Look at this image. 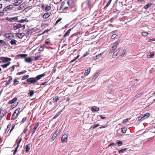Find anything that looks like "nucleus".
Instances as JSON below:
<instances>
[{
  "instance_id": "f257e3e1",
  "label": "nucleus",
  "mask_w": 155,
  "mask_h": 155,
  "mask_svg": "<svg viewBox=\"0 0 155 155\" xmlns=\"http://www.w3.org/2000/svg\"><path fill=\"white\" fill-rule=\"evenodd\" d=\"M46 75L45 73L43 74L37 75L35 78H30L27 80V82L28 84H34L36 83L37 81L41 78L42 77H44Z\"/></svg>"
},
{
  "instance_id": "f03ea898",
  "label": "nucleus",
  "mask_w": 155,
  "mask_h": 155,
  "mask_svg": "<svg viewBox=\"0 0 155 155\" xmlns=\"http://www.w3.org/2000/svg\"><path fill=\"white\" fill-rule=\"evenodd\" d=\"M21 108L20 107L16 109L14 112L13 113L12 116L11 117V120H14L15 119L17 118L19 114L20 113V110Z\"/></svg>"
},
{
  "instance_id": "7ed1b4c3",
  "label": "nucleus",
  "mask_w": 155,
  "mask_h": 155,
  "mask_svg": "<svg viewBox=\"0 0 155 155\" xmlns=\"http://www.w3.org/2000/svg\"><path fill=\"white\" fill-rule=\"evenodd\" d=\"M18 140H17L16 141V142H17V146L15 148V150H14V153H13V155H15L16 153V152H17V150H18V147L19 146L20 143L21 142V141L22 138H20V139H19V140H18V142H17V141Z\"/></svg>"
},
{
  "instance_id": "20e7f679",
  "label": "nucleus",
  "mask_w": 155,
  "mask_h": 155,
  "mask_svg": "<svg viewBox=\"0 0 155 155\" xmlns=\"http://www.w3.org/2000/svg\"><path fill=\"white\" fill-rule=\"evenodd\" d=\"M0 60L2 61L4 63L9 62L12 60L11 58L5 57H0Z\"/></svg>"
},
{
  "instance_id": "39448f33",
  "label": "nucleus",
  "mask_w": 155,
  "mask_h": 155,
  "mask_svg": "<svg viewBox=\"0 0 155 155\" xmlns=\"http://www.w3.org/2000/svg\"><path fill=\"white\" fill-rule=\"evenodd\" d=\"M3 36L8 40H11L12 38L14 37L13 35L11 33H7L4 34Z\"/></svg>"
},
{
  "instance_id": "423d86ee",
  "label": "nucleus",
  "mask_w": 155,
  "mask_h": 155,
  "mask_svg": "<svg viewBox=\"0 0 155 155\" xmlns=\"http://www.w3.org/2000/svg\"><path fill=\"white\" fill-rule=\"evenodd\" d=\"M25 27V25H22L21 24H19L16 25H14L13 26V28L15 30H16L17 29L20 28H22V29H24Z\"/></svg>"
},
{
  "instance_id": "0eeeda50",
  "label": "nucleus",
  "mask_w": 155,
  "mask_h": 155,
  "mask_svg": "<svg viewBox=\"0 0 155 155\" xmlns=\"http://www.w3.org/2000/svg\"><path fill=\"white\" fill-rule=\"evenodd\" d=\"M68 135L67 134L63 135L61 139L62 142H67L68 140Z\"/></svg>"
},
{
  "instance_id": "6e6552de",
  "label": "nucleus",
  "mask_w": 155,
  "mask_h": 155,
  "mask_svg": "<svg viewBox=\"0 0 155 155\" xmlns=\"http://www.w3.org/2000/svg\"><path fill=\"white\" fill-rule=\"evenodd\" d=\"M31 144L30 143L27 144L25 146L24 149H25V151L26 153H28L31 149Z\"/></svg>"
},
{
  "instance_id": "1a4fd4ad",
  "label": "nucleus",
  "mask_w": 155,
  "mask_h": 155,
  "mask_svg": "<svg viewBox=\"0 0 155 155\" xmlns=\"http://www.w3.org/2000/svg\"><path fill=\"white\" fill-rule=\"evenodd\" d=\"M42 7L43 8H45V10L46 11H48L51 8V5L48 6L47 5H42Z\"/></svg>"
},
{
  "instance_id": "9d476101",
  "label": "nucleus",
  "mask_w": 155,
  "mask_h": 155,
  "mask_svg": "<svg viewBox=\"0 0 155 155\" xmlns=\"http://www.w3.org/2000/svg\"><path fill=\"white\" fill-rule=\"evenodd\" d=\"M65 3L64 2H62L61 6L60 7V8L59 9L60 10L61 9H62L63 11L65 12L66 13L67 11H66V10L68 8V7H65L63 8V7Z\"/></svg>"
},
{
  "instance_id": "9b49d317",
  "label": "nucleus",
  "mask_w": 155,
  "mask_h": 155,
  "mask_svg": "<svg viewBox=\"0 0 155 155\" xmlns=\"http://www.w3.org/2000/svg\"><path fill=\"white\" fill-rule=\"evenodd\" d=\"M12 5H10L7 6L3 9V11L4 12H7L8 11H10L12 10Z\"/></svg>"
},
{
  "instance_id": "f8f14e48",
  "label": "nucleus",
  "mask_w": 155,
  "mask_h": 155,
  "mask_svg": "<svg viewBox=\"0 0 155 155\" xmlns=\"http://www.w3.org/2000/svg\"><path fill=\"white\" fill-rule=\"evenodd\" d=\"M23 2V0H17L13 4L14 6H17L19 5Z\"/></svg>"
},
{
  "instance_id": "ddd939ff",
  "label": "nucleus",
  "mask_w": 155,
  "mask_h": 155,
  "mask_svg": "<svg viewBox=\"0 0 155 155\" xmlns=\"http://www.w3.org/2000/svg\"><path fill=\"white\" fill-rule=\"evenodd\" d=\"M7 20H8V21L10 22H13L15 21L18 20V17H15L13 18H6Z\"/></svg>"
},
{
  "instance_id": "4468645a",
  "label": "nucleus",
  "mask_w": 155,
  "mask_h": 155,
  "mask_svg": "<svg viewBox=\"0 0 155 155\" xmlns=\"http://www.w3.org/2000/svg\"><path fill=\"white\" fill-rule=\"evenodd\" d=\"M117 42H114V46H113L112 47V49H111L110 50V52L111 53L112 52V51L113 50H114L117 47Z\"/></svg>"
},
{
  "instance_id": "2eb2a0df",
  "label": "nucleus",
  "mask_w": 155,
  "mask_h": 155,
  "mask_svg": "<svg viewBox=\"0 0 155 155\" xmlns=\"http://www.w3.org/2000/svg\"><path fill=\"white\" fill-rule=\"evenodd\" d=\"M40 124V122H38L36 124H35L34 127L32 131V135H33L34 133L35 132L36 130L37 129V127H38V126Z\"/></svg>"
},
{
  "instance_id": "dca6fc26",
  "label": "nucleus",
  "mask_w": 155,
  "mask_h": 155,
  "mask_svg": "<svg viewBox=\"0 0 155 155\" xmlns=\"http://www.w3.org/2000/svg\"><path fill=\"white\" fill-rule=\"evenodd\" d=\"M51 13L50 12H47L45 13L42 16L43 18H47L50 15Z\"/></svg>"
},
{
  "instance_id": "f3484780",
  "label": "nucleus",
  "mask_w": 155,
  "mask_h": 155,
  "mask_svg": "<svg viewBox=\"0 0 155 155\" xmlns=\"http://www.w3.org/2000/svg\"><path fill=\"white\" fill-rule=\"evenodd\" d=\"M7 78H8V80L5 84V85L6 86H7L9 84H10L11 83V81L12 80V78L11 76H8Z\"/></svg>"
},
{
  "instance_id": "a211bd4d",
  "label": "nucleus",
  "mask_w": 155,
  "mask_h": 155,
  "mask_svg": "<svg viewBox=\"0 0 155 155\" xmlns=\"http://www.w3.org/2000/svg\"><path fill=\"white\" fill-rule=\"evenodd\" d=\"M91 110L92 112H94L98 111L99 109L98 107L94 106L91 107Z\"/></svg>"
},
{
  "instance_id": "6ab92c4d",
  "label": "nucleus",
  "mask_w": 155,
  "mask_h": 155,
  "mask_svg": "<svg viewBox=\"0 0 155 155\" xmlns=\"http://www.w3.org/2000/svg\"><path fill=\"white\" fill-rule=\"evenodd\" d=\"M27 56V55L25 54H19L17 55V57L18 58H25Z\"/></svg>"
},
{
  "instance_id": "aec40b11",
  "label": "nucleus",
  "mask_w": 155,
  "mask_h": 155,
  "mask_svg": "<svg viewBox=\"0 0 155 155\" xmlns=\"http://www.w3.org/2000/svg\"><path fill=\"white\" fill-rule=\"evenodd\" d=\"M0 47L5 46L6 45V42L4 40H0Z\"/></svg>"
},
{
  "instance_id": "412c9836",
  "label": "nucleus",
  "mask_w": 155,
  "mask_h": 155,
  "mask_svg": "<svg viewBox=\"0 0 155 155\" xmlns=\"http://www.w3.org/2000/svg\"><path fill=\"white\" fill-rule=\"evenodd\" d=\"M91 70V68L89 67L86 70L84 74V75L85 76H87L88 75V74H89L90 71Z\"/></svg>"
},
{
  "instance_id": "4be33fe9",
  "label": "nucleus",
  "mask_w": 155,
  "mask_h": 155,
  "mask_svg": "<svg viewBox=\"0 0 155 155\" xmlns=\"http://www.w3.org/2000/svg\"><path fill=\"white\" fill-rule=\"evenodd\" d=\"M17 100V98L16 97L14 98L11 100L9 101L8 103L9 104H12L14 103H15Z\"/></svg>"
},
{
  "instance_id": "5701e85b",
  "label": "nucleus",
  "mask_w": 155,
  "mask_h": 155,
  "mask_svg": "<svg viewBox=\"0 0 155 155\" xmlns=\"http://www.w3.org/2000/svg\"><path fill=\"white\" fill-rule=\"evenodd\" d=\"M11 125H12L11 124H9L7 126L6 129V130L5 131V134H7L8 133V132L10 130V128L11 127Z\"/></svg>"
},
{
  "instance_id": "b1692460",
  "label": "nucleus",
  "mask_w": 155,
  "mask_h": 155,
  "mask_svg": "<svg viewBox=\"0 0 155 155\" xmlns=\"http://www.w3.org/2000/svg\"><path fill=\"white\" fill-rule=\"evenodd\" d=\"M119 51L118 49L112 55L113 58H114L118 54Z\"/></svg>"
},
{
  "instance_id": "393cba45",
  "label": "nucleus",
  "mask_w": 155,
  "mask_h": 155,
  "mask_svg": "<svg viewBox=\"0 0 155 155\" xmlns=\"http://www.w3.org/2000/svg\"><path fill=\"white\" fill-rule=\"evenodd\" d=\"M17 42L16 40L14 39H12L10 41V43L12 45H16Z\"/></svg>"
},
{
  "instance_id": "a878e982",
  "label": "nucleus",
  "mask_w": 155,
  "mask_h": 155,
  "mask_svg": "<svg viewBox=\"0 0 155 155\" xmlns=\"http://www.w3.org/2000/svg\"><path fill=\"white\" fill-rule=\"evenodd\" d=\"M16 36L20 38H22L24 36V34L17 33L16 34Z\"/></svg>"
},
{
  "instance_id": "bb28decb",
  "label": "nucleus",
  "mask_w": 155,
  "mask_h": 155,
  "mask_svg": "<svg viewBox=\"0 0 155 155\" xmlns=\"http://www.w3.org/2000/svg\"><path fill=\"white\" fill-rule=\"evenodd\" d=\"M71 29H69L67 32L64 35V37H66L67 36H68L69 35V34L70 33V32L71 31Z\"/></svg>"
},
{
  "instance_id": "cd10ccee",
  "label": "nucleus",
  "mask_w": 155,
  "mask_h": 155,
  "mask_svg": "<svg viewBox=\"0 0 155 155\" xmlns=\"http://www.w3.org/2000/svg\"><path fill=\"white\" fill-rule=\"evenodd\" d=\"M53 99L54 101V102H57L59 99V97L58 96H56L54 97H53Z\"/></svg>"
},
{
  "instance_id": "c85d7f7f",
  "label": "nucleus",
  "mask_w": 155,
  "mask_h": 155,
  "mask_svg": "<svg viewBox=\"0 0 155 155\" xmlns=\"http://www.w3.org/2000/svg\"><path fill=\"white\" fill-rule=\"evenodd\" d=\"M152 5V3H148L144 6V8L145 9H147L151 5Z\"/></svg>"
},
{
  "instance_id": "c756f323",
  "label": "nucleus",
  "mask_w": 155,
  "mask_h": 155,
  "mask_svg": "<svg viewBox=\"0 0 155 155\" xmlns=\"http://www.w3.org/2000/svg\"><path fill=\"white\" fill-rule=\"evenodd\" d=\"M10 63H11L10 62H8L7 64L1 65V66L3 68H6L10 64Z\"/></svg>"
},
{
  "instance_id": "7c9ffc66",
  "label": "nucleus",
  "mask_w": 155,
  "mask_h": 155,
  "mask_svg": "<svg viewBox=\"0 0 155 155\" xmlns=\"http://www.w3.org/2000/svg\"><path fill=\"white\" fill-rule=\"evenodd\" d=\"M127 53V52L126 50L125 49H124L123 51V52L122 54L120 55V56L121 57H123L125 55H126Z\"/></svg>"
},
{
  "instance_id": "2f4dec72",
  "label": "nucleus",
  "mask_w": 155,
  "mask_h": 155,
  "mask_svg": "<svg viewBox=\"0 0 155 155\" xmlns=\"http://www.w3.org/2000/svg\"><path fill=\"white\" fill-rule=\"evenodd\" d=\"M27 71L25 70H23L21 72H19L18 73H17L16 74L17 75H20L21 74H24Z\"/></svg>"
},
{
  "instance_id": "473e14b6",
  "label": "nucleus",
  "mask_w": 155,
  "mask_h": 155,
  "mask_svg": "<svg viewBox=\"0 0 155 155\" xmlns=\"http://www.w3.org/2000/svg\"><path fill=\"white\" fill-rule=\"evenodd\" d=\"M149 34L147 32L143 31L141 33L142 35L145 37L147 36Z\"/></svg>"
},
{
  "instance_id": "72a5a7b5",
  "label": "nucleus",
  "mask_w": 155,
  "mask_h": 155,
  "mask_svg": "<svg viewBox=\"0 0 155 155\" xmlns=\"http://www.w3.org/2000/svg\"><path fill=\"white\" fill-rule=\"evenodd\" d=\"M99 126V124H94L93 125H92L91 128H92L93 129H94L96 128L97 127H98Z\"/></svg>"
},
{
  "instance_id": "f704fd0d",
  "label": "nucleus",
  "mask_w": 155,
  "mask_h": 155,
  "mask_svg": "<svg viewBox=\"0 0 155 155\" xmlns=\"http://www.w3.org/2000/svg\"><path fill=\"white\" fill-rule=\"evenodd\" d=\"M154 54L152 52H150V54H148L147 56H148V58H153L154 56Z\"/></svg>"
},
{
  "instance_id": "c9c22d12",
  "label": "nucleus",
  "mask_w": 155,
  "mask_h": 155,
  "mask_svg": "<svg viewBox=\"0 0 155 155\" xmlns=\"http://www.w3.org/2000/svg\"><path fill=\"white\" fill-rule=\"evenodd\" d=\"M127 130V128L126 127H123L121 129V131L124 133H126Z\"/></svg>"
},
{
  "instance_id": "e433bc0d",
  "label": "nucleus",
  "mask_w": 155,
  "mask_h": 155,
  "mask_svg": "<svg viewBox=\"0 0 155 155\" xmlns=\"http://www.w3.org/2000/svg\"><path fill=\"white\" fill-rule=\"evenodd\" d=\"M18 82L19 81H17L16 79H15L14 81L13 85L16 86L18 84Z\"/></svg>"
},
{
  "instance_id": "4c0bfd02",
  "label": "nucleus",
  "mask_w": 155,
  "mask_h": 155,
  "mask_svg": "<svg viewBox=\"0 0 155 155\" xmlns=\"http://www.w3.org/2000/svg\"><path fill=\"white\" fill-rule=\"evenodd\" d=\"M25 61L28 62H30L32 61L31 59V58H25Z\"/></svg>"
},
{
  "instance_id": "58836bf2",
  "label": "nucleus",
  "mask_w": 155,
  "mask_h": 155,
  "mask_svg": "<svg viewBox=\"0 0 155 155\" xmlns=\"http://www.w3.org/2000/svg\"><path fill=\"white\" fill-rule=\"evenodd\" d=\"M143 116L146 119L147 118L150 116V114L149 113H146V114H145Z\"/></svg>"
},
{
  "instance_id": "ea45409f",
  "label": "nucleus",
  "mask_w": 155,
  "mask_h": 155,
  "mask_svg": "<svg viewBox=\"0 0 155 155\" xmlns=\"http://www.w3.org/2000/svg\"><path fill=\"white\" fill-rule=\"evenodd\" d=\"M34 91L33 90H31L29 92L28 94L30 97L32 96L34 94Z\"/></svg>"
},
{
  "instance_id": "a19ab883",
  "label": "nucleus",
  "mask_w": 155,
  "mask_h": 155,
  "mask_svg": "<svg viewBox=\"0 0 155 155\" xmlns=\"http://www.w3.org/2000/svg\"><path fill=\"white\" fill-rule=\"evenodd\" d=\"M62 111V110L60 111L59 112L57 113L55 115V116L53 117V118L55 119L58 116H59L61 114V113Z\"/></svg>"
},
{
  "instance_id": "79ce46f5",
  "label": "nucleus",
  "mask_w": 155,
  "mask_h": 155,
  "mask_svg": "<svg viewBox=\"0 0 155 155\" xmlns=\"http://www.w3.org/2000/svg\"><path fill=\"white\" fill-rule=\"evenodd\" d=\"M103 53L102 52L100 54L97 55L96 56V59H98L100 58L101 56L103 54Z\"/></svg>"
},
{
  "instance_id": "37998d69",
  "label": "nucleus",
  "mask_w": 155,
  "mask_h": 155,
  "mask_svg": "<svg viewBox=\"0 0 155 155\" xmlns=\"http://www.w3.org/2000/svg\"><path fill=\"white\" fill-rule=\"evenodd\" d=\"M127 150V148H124V149H121L119 151V153H124Z\"/></svg>"
},
{
  "instance_id": "c03bdc74",
  "label": "nucleus",
  "mask_w": 155,
  "mask_h": 155,
  "mask_svg": "<svg viewBox=\"0 0 155 155\" xmlns=\"http://www.w3.org/2000/svg\"><path fill=\"white\" fill-rule=\"evenodd\" d=\"M117 144L118 146H121L123 144V142L121 141H119L116 144H115V145H116Z\"/></svg>"
},
{
  "instance_id": "a18cd8bd",
  "label": "nucleus",
  "mask_w": 155,
  "mask_h": 155,
  "mask_svg": "<svg viewBox=\"0 0 155 155\" xmlns=\"http://www.w3.org/2000/svg\"><path fill=\"white\" fill-rule=\"evenodd\" d=\"M57 136V134H54L51 138V140H54V139Z\"/></svg>"
},
{
  "instance_id": "49530a36",
  "label": "nucleus",
  "mask_w": 155,
  "mask_h": 155,
  "mask_svg": "<svg viewBox=\"0 0 155 155\" xmlns=\"http://www.w3.org/2000/svg\"><path fill=\"white\" fill-rule=\"evenodd\" d=\"M27 119V117H24L23 118H22V120L21 121V123H23L25 122L26 121Z\"/></svg>"
},
{
  "instance_id": "de8ad7c7",
  "label": "nucleus",
  "mask_w": 155,
  "mask_h": 155,
  "mask_svg": "<svg viewBox=\"0 0 155 155\" xmlns=\"http://www.w3.org/2000/svg\"><path fill=\"white\" fill-rule=\"evenodd\" d=\"M111 1H112V0H109L108 1V2L107 4L106 5L105 7V8H107L110 5V3L111 2Z\"/></svg>"
},
{
  "instance_id": "09e8293b",
  "label": "nucleus",
  "mask_w": 155,
  "mask_h": 155,
  "mask_svg": "<svg viewBox=\"0 0 155 155\" xmlns=\"http://www.w3.org/2000/svg\"><path fill=\"white\" fill-rule=\"evenodd\" d=\"M61 18H59L56 21L55 24H54V26H56L57 24L61 20Z\"/></svg>"
},
{
  "instance_id": "8fccbe9b",
  "label": "nucleus",
  "mask_w": 155,
  "mask_h": 155,
  "mask_svg": "<svg viewBox=\"0 0 155 155\" xmlns=\"http://www.w3.org/2000/svg\"><path fill=\"white\" fill-rule=\"evenodd\" d=\"M90 54V52L89 51H87L85 53H84L83 56V57H84Z\"/></svg>"
},
{
  "instance_id": "3c124183",
  "label": "nucleus",
  "mask_w": 155,
  "mask_h": 155,
  "mask_svg": "<svg viewBox=\"0 0 155 155\" xmlns=\"http://www.w3.org/2000/svg\"><path fill=\"white\" fill-rule=\"evenodd\" d=\"M98 74L97 73H96L94 74V75L93 76V77L92 79H94V80H95V79H96L98 77Z\"/></svg>"
},
{
  "instance_id": "603ef678",
  "label": "nucleus",
  "mask_w": 155,
  "mask_h": 155,
  "mask_svg": "<svg viewBox=\"0 0 155 155\" xmlns=\"http://www.w3.org/2000/svg\"><path fill=\"white\" fill-rule=\"evenodd\" d=\"M29 77L28 75H27L23 77L21 79L22 80H23L27 79Z\"/></svg>"
},
{
  "instance_id": "864d4df0",
  "label": "nucleus",
  "mask_w": 155,
  "mask_h": 155,
  "mask_svg": "<svg viewBox=\"0 0 155 155\" xmlns=\"http://www.w3.org/2000/svg\"><path fill=\"white\" fill-rule=\"evenodd\" d=\"M60 129L58 128L54 134H56L57 135L60 132Z\"/></svg>"
},
{
  "instance_id": "5fc2aeb1",
  "label": "nucleus",
  "mask_w": 155,
  "mask_h": 155,
  "mask_svg": "<svg viewBox=\"0 0 155 155\" xmlns=\"http://www.w3.org/2000/svg\"><path fill=\"white\" fill-rule=\"evenodd\" d=\"M9 69H10V71L11 72L13 71L15 69V66L13 65L12 67H10L9 68Z\"/></svg>"
},
{
  "instance_id": "6e6d98bb",
  "label": "nucleus",
  "mask_w": 155,
  "mask_h": 155,
  "mask_svg": "<svg viewBox=\"0 0 155 155\" xmlns=\"http://www.w3.org/2000/svg\"><path fill=\"white\" fill-rule=\"evenodd\" d=\"M17 0H6V1L7 2H13L17 1Z\"/></svg>"
},
{
  "instance_id": "4d7b16f0",
  "label": "nucleus",
  "mask_w": 155,
  "mask_h": 155,
  "mask_svg": "<svg viewBox=\"0 0 155 155\" xmlns=\"http://www.w3.org/2000/svg\"><path fill=\"white\" fill-rule=\"evenodd\" d=\"M47 84V82H45L44 83L41 84V85L45 86Z\"/></svg>"
},
{
  "instance_id": "13d9d810",
  "label": "nucleus",
  "mask_w": 155,
  "mask_h": 155,
  "mask_svg": "<svg viewBox=\"0 0 155 155\" xmlns=\"http://www.w3.org/2000/svg\"><path fill=\"white\" fill-rule=\"evenodd\" d=\"M130 119V118H128L125 119L123 120V123L126 122H127V121Z\"/></svg>"
},
{
  "instance_id": "bf43d9fd",
  "label": "nucleus",
  "mask_w": 155,
  "mask_h": 155,
  "mask_svg": "<svg viewBox=\"0 0 155 155\" xmlns=\"http://www.w3.org/2000/svg\"><path fill=\"white\" fill-rule=\"evenodd\" d=\"M6 113H5V114H3L2 115H1L0 116V122H1V121L2 120V119L3 116H4V115H5Z\"/></svg>"
},
{
  "instance_id": "052dcab7",
  "label": "nucleus",
  "mask_w": 155,
  "mask_h": 155,
  "mask_svg": "<svg viewBox=\"0 0 155 155\" xmlns=\"http://www.w3.org/2000/svg\"><path fill=\"white\" fill-rule=\"evenodd\" d=\"M117 36V35L116 34H113L111 36V38L112 39H114Z\"/></svg>"
},
{
  "instance_id": "680f3d73",
  "label": "nucleus",
  "mask_w": 155,
  "mask_h": 155,
  "mask_svg": "<svg viewBox=\"0 0 155 155\" xmlns=\"http://www.w3.org/2000/svg\"><path fill=\"white\" fill-rule=\"evenodd\" d=\"M28 130V128L27 127H26L24 129V130L23 131V133H24V134H25V133H26V132Z\"/></svg>"
},
{
  "instance_id": "e2e57ef3",
  "label": "nucleus",
  "mask_w": 155,
  "mask_h": 155,
  "mask_svg": "<svg viewBox=\"0 0 155 155\" xmlns=\"http://www.w3.org/2000/svg\"><path fill=\"white\" fill-rule=\"evenodd\" d=\"M114 145H115V144H114V143H110V144L108 145V147H110V146H113Z\"/></svg>"
},
{
  "instance_id": "0e129e2a",
  "label": "nucleus",
  "mask_w": 155,
  "mask_h": 155,
  "mask_svg": "<svg viewBox=\"0 0 155 155\" xmlns=\"http://www.w3.org/2000/svg\"><path fill=\"white\" fill-rule=\"evenodd\" d=\"M155 41V39H148V42H151L153 41Z\"/></svg>"
},
{
  "instance_id": "69168bd1",
  "label": "nucleus",
  "mask_w": 155,
  "mask_h": 155,
  "mask_svg": "<svg viewBox=\"0 0 155 155\" xmlns=\"http://www.w3.org/2000/svg\"><path fill=\"white\" fill-rule=\"evenodd\" d=\"M15 127V125H12V128H11V130L10 131L9 133L11 132L12 130Z\"/></svg>"
},
{
  "instance_id": "338daca9",
  "label": "nucleus",
  "mask_w": 155,
  "mask_h": 155,
  "mask_svg": "<svg viewBox=\"0 0 155 155\" xmlns=\"http://www.w3.org/2000/svg\"><path fill=\"white\" fill-rule=\"evenodd\" d=\"M45 44H44V45H48V44H49L50 43V41H45Z\"/></svg>"
},
{
  "instance_id": "774afa93",
  "label": "nucleus",
  "mask_w": 155,
  "mask_h": 155,
  "mask_svg": "<svg viewBox=\"0 0 155 155\" xmlns=\"http://www.w3.org/2000/svg\"><path fill=\"white\" fill-rule=\"evenodd\" d=\"M138 120L139 121L143 120L141 116L139 117H138Z\"/></svg>"
}]
</instances>
